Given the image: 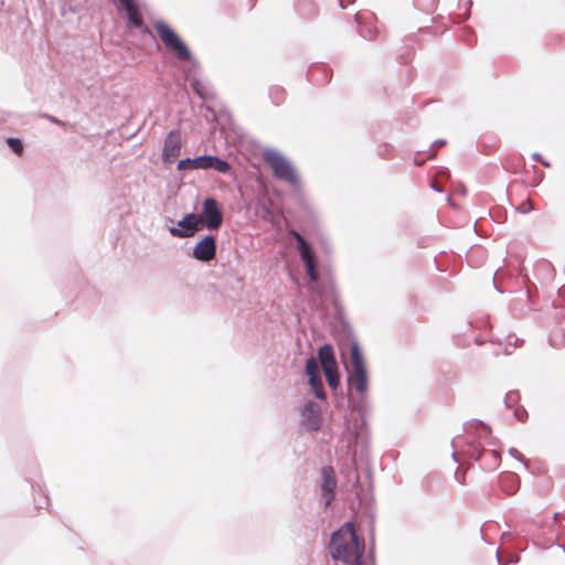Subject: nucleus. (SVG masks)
<instances>
[{"mask_svg": "<svg viewBox=\"0 0 565 565\" xmlns=\"http://www.w3.org/2000/svg\"><path fill=\"white\" fill-rule=\"evenodd\" d=\"M154 29L163 45L172 52L180 61H188L191 57L190 50L180 39L177 32L166 22H156Z\"/></svg>", "mask_w": 565, "mask_h": 565, "instance_id": "obj_2", "label": "nucleus"}, {"mask_svg": "<svg viewBox=\"0 0 565 565\" xmlns=\"http://www.w3.org/2000/svg\"><path fill=\"white\" fill-rule=\"evenodd\" d=\"M182 140L178 130H172L164 139L162 159L164 162L172 163L181 152Z\"/></svg>", "mask_w": 565, "mask_h": 565, "instance_id": "obj_10", "label": "nucleus"}, {"mask_svg": "<svg viewBox=\"0 0 565 565\" xmlns=\"http://www.w3.org/2000/svg\"><path fill=\"white\" fill-rule=\"evenodd\" d=\"M179 170H207L213 169L221 173H227L231 166L227 161L220 159L215 156H201L194 159H182L178 163Z\"/></svg>", "mask_w": 565, "mask_h": 565, "instance_id": "obj_3", "label": "nucleus"}, {"mask_svg": "<svg viewBox=\"0 0 565 565\" xmlns=\"http://www.w3.org/2000/svg\"><path fill=\"white\" fill-rule=\"evenodd\" d=\"M45 117H46L49 120H51L52 122H54V124L65 126V122H63V121L58 120V119H57V118H55V117H52V116H49V115H46Z\"/></svg>", "mask_w": 565, "mask_h": 565, "instance_id": "obj_21", "label": "nucleus"}, {"mask_svg": "<svg viewBox=\"0 0 565 565\" xmlns=\"http://www.w3.org/2000/svg\"><path fill=\"white\" fill-rule=\"evenodd\" d=\"M364 541L356 535L353 523H344L331 536L329 552L334 561L345 565H362L364 555Z\"/></svg>", "mask_w": 565, "mask_h": 565, "instance_id": "obj_1", "label": "nucleus"}, {"mask_svg": "<svg viewBox=\"0 0 565 565\" xmlns=\"http://www.w3.org/2000/svg\"><path fill=\"white\" fill-rule=\"evenodd\" d=\"M449 174L446 171L438 172L431 181L430 186L437 191L441 192L444 190V182L448 179Z\"/></svg>", "mask_w": 565, "mask_h": 565, "instance_id": "obj_16", "label": "nucleus"}, {"mask_svg": "<svg viewBox=\"0 0 565 565\" xmlns=\"http://www.w3.org/2000/svg\"><path fill=\"white\" fill-rule=\"evenodd\" d=\"M200 227L217 230L223 223V214L217 201L213 198L204 200L201 213L198 215Z\"/></svg>", "mask_w": 565, "mask_h": 565, "instance_id": "obj_7", "label": "nucleus"}, {"mask_svg": "<svg viewBox=\"0 0 565 565\" xmlns=\"http://www.w3.org/2000/svg\"><path fill=\"white\" fill-rule=\"evenodd\" d=\"M118 1H119V4L127 2V0H118Z\"/></svg>", "mask_w": 565, "mask_h": 565, "instance_id": "obj_24", "label": "nucleus"}, {"mask_svg": "<svg viewBox=\"0 0 565 565\" xmlns=\"http://www.w3.org/2000/svg\"><path fill=\"white\" fill-rule=\"evenodd\" d=\"M216 255L215 237L212 235L204 236L193 248V257L201 262H210Z\"/></svg>", "mask_w": 565, "mask_h": 565, "instance_id": "obj_11", "label": "nucleus"}, {"mask_svg": "<svg viewBox=\"0 0 565 565\" xmlns=\"http://www.w3.org/2000/svg\"><path fill=\"white\" fill-rule=\"evenodd\" d=\"M120 6L125 9L129 23L132 26L139 29L143 25V18L135 0H127V2H124Z\"/></svg>", "mask_w": 565, "mask_h": 565, "instance_id": "obj_13", "label": "nucleus"}, {"mask_svg": "<svg viewBox=\"0 0 565 565\" xmlns=\"http://www.w3.org/2000/svg\"><path fill=\"white\" fill-rule=\"evenodd\" d=\"M318 356L329 386L335 388L340 383V376L333 348L330 344L322 345L318 351Z\"/></svg>", "mask_w": 565, "mask_h": 565, "instance_id": "obj_6", "label": "nucleus"}, {"mask_svg": "<svg viewBox=\"0 0 565 565\" xmlns=\"http://www.w3.org/2000/svg\"><path fill=\"white\" fill-rule=\"evenodd\" d=\"M306 373L309 377L320 375L318 362L315 358H310L307 360Z\"/></svg>", "mask_w": 565, "mask_h": 565, "instance_id": "obj_17", "label": "nucleus"}, {"mask_svg": "<svg viewBox=\"0 0 565 565\" xmlns=\"http://www.w3.org/2000/svg\"><path fill=\"white\" fill-rule=\"evenodd\" d=\"M321 491L322 495L326 498V505H329L330 502L334 499V491L337 488V478L334 469L331 466H324L321 469Z\"/></svg>", "mask_w": 565, "mask_h": 565, "instance_id": "obj_12", "label": "nucleus"}, {"mask_svg": "<svg viewBox=\"0 0 565 565\" xmlns=\"http://www.w3.org/2000/svg\"><path fill=\"white\" fill-rule=\"evenodd\" d=\"M501 484L507 493L513 494L519 489L520 481L515 473L507 472L501 477Z\"/></svg>", "mask_w": 565, "mask_h": 565, "instance_id": "obj_14", "label": "nucleus"}, {"mask_svg": "<svg viewBox=\"0 0 565 565\" xmlns=\"http://www.w3.org/2000/svg\"><path fill=\"white\" fill-rule=\"evenodd\" d=\"M192 87H193V89L195 90V93L198 95H200L202 98H204V93H203V89H202L201 84L199 82H196V81L193 82L192 83Z\"/></svg>", "mask_w": 565, "mask_h": 565, "instance_id": "obj_20", "label": "nucleus"}, {"mask_svg": "<svg viewBox=\"0 0 565 565\" xmlns=\"http://www.w3.org/2000/svg\"><path fill=\"white\" fill-rule=\"evenodd\" d=\"M290 234L296 238L298 243V249L300 257L306 266V271L312 281H317L319 274L316 266V257L311 246L308 242L296 231H291Z\"/></svg>", "mask_w": 565, "mask_h": 565, "instance_id": "obj_8", "label": "nucleus"}, {"mask_svg": "<svg viewBox=\"0 0 565 565\" xmlns=\"http://www.w3.org/2000/svg\"><path fill=\"white\" fill-rule=\"evenodd\" d=\"M533 159L534 160H537V161H541L545 167H548V163L544 160H542L541 156L539 153H534L533 154Z\"/></svg>", "mask_w": 565, "mask_h": 565, "instance_id": "obj_22", "label": "nucleus"}, {"mask_svg": "<svg viewBox=\"0 0 565 565\" xmlns=\"http://www.w3.org/2000/svg\"><path fill=\"white\" fill-rule=\"evenodd\" d=\"M351 366L352 372L349 376V383L359 393H364L367 388V375L362 353L356 343L351 347Z\"/></svg>", "mask_w": 565, "mask_h": 565, "instance_id": "obj_5", "label": "nucleus"}, {"mask_svg": "<svg viewBox=\"0 0 565 565\" xmlns=\"http://www.w3.org/2000/svg\"><path fill=\"white\" fill-rule=\"evenodd\" d=\"M265 162L271 168L274 175L290 184L298 181L297 173L290 162L280 153L269 150L264 153Z\"/></svg>", "mask_w": 565, "mask_h": 565, "instance_id": "obj_4", "label": "nucleus"}, {"mask_svg": "<svg viewBox=\"0 0 565 565\" xmlns=\"http://www.w3.org/2000/svg\"><path fill=\"white\" fill-rule=\"evenodd\" d=\"M519 209L523 213H527V212L532 211L533 210V205H532L531 200H526L524 203H522V205Z\"/></svg>", "mask_w": 565, "mask_h": 565, "instance_id": "obj_19", "label": "nucleus"}, {"mask_svg": "<svg viewBox=\"0 0 565 565\" xmlns=\"http://www.w3.org/2000/svg\"><path fill=\"white\" fill-rule=\"evenodd\" d=\"M7 143L12 149V151L14 153H17L18 156H22V153H23V143H22V141L20 139L10 137V138L7 139Z\"/></svg>", "mask_w": 565, "mask_h": 565, "instance_id": "obj_18", "label": "nucleus"}, {"mask_svg": "<svg viewBox=\"0 0 565 565\" xmlns=\"http://www.w3.org/2000/svg\"><path fill=\"white\" fill-rule=\"evenodd\" d=\"M309 384L318 398L323 399L326 397L320 375L309 377Z\"/></svg>", "mask_w": 565, "mask_h": 565, "instance_id": "obj_15", "label": "nucleus"}, {"mask_svg": "<svg viewBox=\"0 0 565 565\" xmlns=\"http://www.w3.org/2000/svg\"><path fill=\"white\" fill-rule=\"evenodd\" d=\"M200 228L198 214L190 213L178 222L177 227H170L169 232L174 237L184 238L193 236Z\"/></svg>", "mask_w": 565, "mask_h": 565, "instance_id": "obj_9", "label": "nucleus"}, {"mask_svg": "<svg viewBox=\"0 0 565 565\" xmlns=\"http://www.w3.org/2000/svg\"><path fill=\"white\" fill-rule=\"evenodd\" d=\"M355 20H356L358 22H360V15H359V14H355Z\"/></svg>", "mask_w": 565, "mask_h": 565, "instance_id": "obj_23", "label": "nucleus"}]
</instances>
